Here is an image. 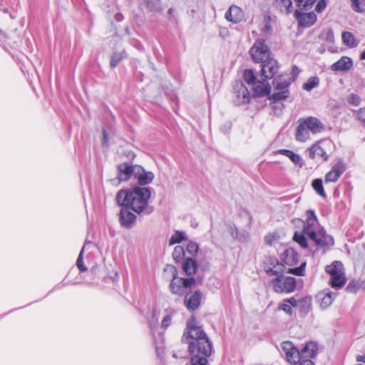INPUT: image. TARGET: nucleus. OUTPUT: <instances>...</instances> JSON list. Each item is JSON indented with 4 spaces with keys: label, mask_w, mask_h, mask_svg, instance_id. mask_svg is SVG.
Wrapping results in <instances>:
<instances>
[{
    "label": "nucleus",
    "mask_w": 365,
    "mask_h": 365,
    "mask_svg": "<svg viewBox=\"0 0 365 365\" xmlns=\"http://www.w3.org/2000/svg\"><path fill=\"white\" fill-rule=\"evenodd\" d=\"M243 78L248 84L252 85L256 83V76L251 69H246L244 71Z\"/></svg>",
    "instance_id": "nucleus-42"
},
{
    "label": "nucleus",
    "mask_w": 365,
    "mask_h": 365,
    "mask_svg": "<svg viewBox=\"0 0 365 365\" xmlns=\"http://www.w3.org/2000/svg\"><path fill=\"white\" fill-rule=\"evenodd\" d=\"M171 321H172V317L170 315H165L162 321V323H161V326L164 329H166L167 327H168L170 324H171Z\"/></svg>",
    "instance_id": "nucleus-52"
},
{
    "label": "nucleus",
    "mask_w": 365,
    "mask_h": 365,
    "mask_svg": "<svg viewBox=\"0 0 365 365\" xmlns=\"http://www.w3.org/2000/svg\"><path fill=\"white\" fill-rule=\"evenodd\" d=\"M185 255V250L182 246L177 245L173 252V257L176 262L182 259Z\"/></svg>",
    "instance_id": "nucleus-41"
},
{
    "label": "nucleus",
    "mask_w": 365,
    "mask_h": 365,
    "mask_svg": "<svg viewBox=\"0 0 365 365\" xmlns=\"http://www.w3.org/2000/svg\"><path fill=\"white\" fill-rule=\"evenodd\" d=\"M173 357H175V358H176V357H177L176 354H173Z\"/></svg>",
    "instance_id": "nucleus-64"
},
{
    "label": "nucleus",
    "mask_w": 365,
    "mask_h": 365,
    "mask_svg": "<svg viewBox=\"0 0 365 365\" xmlns=\"http://www.w3.org/2000/svg\"><path fill=\"white\" fill-rule=\"evenodd\" d=\"M361 60H365V51L361 53Z\"/></svg>",
    "instance_id": "nucleus-60"
},
{
    "label": "nucleus",
    "mask_w": 365,
    "mask_h": 365,
    "mask_svg": "<svg viewBox=\"0 0 365 365\" xmlns=\"http://www.w3.org/2000/svg\"><path fill=\"white\" fill-rule=\"evenodd\" d=\"M229 232L233 238L237 239L239 237L238 230L235 227H230Z\"/></svg>",
    "instance_id": "nucleus-53"
},
{
    "label": "nucleus",
    "mask_w": 365,
    "mask_h": 365,
    "mask_svg": "<svg viewBox=\"0 0 365 365\" xmlns=\"http://www.w3.org/2000/svg\"><path fill=\"white\" fill-rule=\"evenodd\" d=\"M108 135H107L106 130L103 128V141H102V144H103V145L108 146Z\"/></svg>",
    "instance_id": "nucleus-54"
},
{
    "label": "nucleus",
    "mask_w": 365,
    "mask_h": 365,
    "mask_svg": "<svg viewBox=\"0 0 365 365\" xmlns=\"http://www.w3.org/2000/svg\"><path fill=\"white\" fill-rule=\"evenodd\" d=\"M355 118L359 120L364 128H365V107L361 108L354 111Z\"/></svg>",
    "instance_id": "nucleus-47"
},
{
    "label": "nucleus",
    "mask_w": 365,
    "mask_h": 365,
    "mask_svg": "<svg viewBox=\"0 0 365 365\" xmlns=\"http://www.w3.org/2000/svg\"><path fill=\"white\" fill-rule=\"evenodd\" d=\"M298 363H299V365H314L311 359H303Z\"/></svg>",
    "instance_id": "nucleus-55"
},
{
    "label": "nucleus",
    "mask_w": 365,
    "mask_h": 365,
    "mask_svg": "<svg viewBox=\"0 0 365 365\" xmlns=\"http://www.w3.org/2000/svg\"><path fill=\"white\" fill-rule=\"evenodd\" d=\"M3 11H4V13H8L9 12L7 9H3Z\"/></svg>",
    "instance_id": "nucleus-63"
},
{
    "label": "nucleus",
    "mask_w": 365,
    "mask_h": 365,
    "mask_svg": "<svg viewBox=\"0 0 365 365\" xmlns=\"http://www.w3.org/2000/svg\"><path fill=\"white\" fill-rule=\"evenodd\" d=\"M357 361L365 363V355H364V356L359 355L357 356Z\"/></svg>",
    "instance_id": "nucleus-57"
},
{
    "label": "nucleus",
    "mask_w": 365,
    "mask_h": 365,
    "mask_svg": "<svg viewBox=\"0 0 365 365\" xmlns=\"http://www.w3.org/2000/svg\"><path fill=\"white\" fill-rule=\"evenodd\" d=\"M274 6L281 12L289 14L292 9V2L291 0H274Z\"/></svg>",
    "instance_id": "nucleus-30"
},
{
    "label": "nucleus",
    "mask_w": 365,
    "mask_h": 365,
    "mask_svg": "<svg viewBox=\"0 0 365 365\" xmlns=\"http://www.w3.org/2000/svg\"><path fill=\"white\" fill-rule=\"evenodd\" d=\"M309 156L312 159H314L317 157H320L323 158L324 160H327L329 158V155L327 154L324 149L317 143L314 144L309 148Z\"/></svg>",
    "instance_id": "nucleus-27"
},
{
    "label": "nucleus",
    "mask_w": 365,
    "mask_h": 365,
    "mask_svg": "<svg viewBox=\"0 0 365 365\" xmlns=\"http://www.w3.org/2000/svg\"><path fill=\"white\" fill-rule=\"evenodd\" d=\"M84 252V247L81 250V252L78 257L77 261H76V266L78 268L79 271L81 272H84L87 270L86 267L83 264V254Z\"/></svg>",
    "instance_id": "nucleus-45"
},
{
    "label": "nucleus",
    "mask_w": 365,
    "mask_h": 365,
    "mask_svg": "<svg viewBox=\"0 0 365 365\" xmlns=\"http://www.w3.org/2000/svg\"><path fill=\"white\" fill-rule=\"evenodd\" d=\"M351 6L353 11L358 13H362L364 11L363 8V1L364 0H350Z\"/></svg>",
    "instance_id": "nucleus-44"
},
{
    "label": "nucleus",
    "mask_w": 365,
    "mask_h": 365,
    "mask_svg": "<svg viewBox=\"0 0 365 365\" xmlns=\"http://www.w3.org/2000/svg\"><path fill=\"white\" fill-rule=\"evenodd\" d=\"M261 63V75L264 80L274 78L279 68L278 62L273 58H269Z\"/></svg>",
    "instance_id": "nucleus-9"
},
{
    "label": "nucleus",
    "mask_w": 365,
    "mask_h": 365,
    "mask_svg": "<svg viewBox=\"0 0 365 365\" xmlns=\"http://www.w3.org/2000/svg\"><path fill=\"white\" fill-rule=\"evenodd\" d=\"M271 266H266L264 270L269 276H276L278 277L284 274L285 267L279 262L276 258H270L269 259Z\"/></svg>",
    "instance_id": "nucleus-16"
},
{
    "label": "nucleus",
    "mask_w": 365,
    "mask_h": 365,
    "mask_svg": "<svg viewBox=\"0 0 365 365\" xmlns=\"http://www.w3.org/2000/svg\"><path fill=\"white\" fill-rule=\"evenodd\" d=\"M336 295L337 294L334 292L326 290L319 293L317 294V299L321 302V307L324 309H326L332 304Z\"/></svg>",
    "instance_id": "nucleus-20"
},
{
    "label": "nucleus",
    "mask_w": 365,
    "mask_h": 365,
    "mask_svg": "<svg viewBox=\"0 0 365 365\" xmlns=\"http://www.w3.org/2000/svg\"><path fill=\"white\" fill-rule=\"evenodd\" d=\"M136 220V216L128 207H122L119 213V221L122 227L130 229Z\"/></svg>",
    "instance_id": "nucleus-13"
},
{
    "label": "nucleus",
    "mask_w": 365,
    "mask_h": 365,
    "mask_svg": "<svg viewBox=\"0 0 365 365\" xmlns=\"http://www.w3.org/2000/svg\"><path fill=\"white\" fill-rule=\"evenodd\" d=\"M202 299V293L196 290L192 293L187 292L185 295L184 304L189 311H195L199 308Z\"/></svg>",
    "instance_id": "nucleus-11"
},
{
    "label": "nucleus",
    "mask_w": 365,
    "mask_h": 365,
    "mask_svg": "<svg viewBox=\"0 0 365 365\" xmlns=\"http://www.w3.org/2000/svg\"><path fill=\"white\" fill-rule=\"evenodd\" d=\"M294 81L288 73L276 76L273 78V93L269 96L272 103L287 99L289 96V87Z\"/></svg>",
    "instance_id": "nucleus-3"
},
{
    "label": "nucleus",
    "mask_w": 365,
    "mask_h": 365,
    "mask_svg": "<svg viewBox=\"0 0 365 365\" xmlns=\"http://www.w3.org/2000/svg\"><path fill=\"white\" fill-rule=\"evenodd\" d=\"M294 16L298 21L299 25L303 27H309L317 21V16L314 13H302L298 10L294 12Z\"/></svg>",
    "instance_id": "nucleus-15"
},
{
    "label": "nucleus",
    "mask_w": 365,
    "mask_h": 365,
    "mask_svg": "<svg viewBox=\"0 0 365 365\" xmlns=\"http://www.w3.org/2000/svg\"><path fill=\"white\" fill-rule=\"evenodd\" d=\"M249 53L255 63H261L270 58V49L262 38H257L255 41Z\"/></svg>",
    "instance_id": "nucleus-6"
},
{
    "label": "nucleus",
    "mask_w": 365,
    "mask_h": 365,
    "mask_svg": "<svg viewBox=\"0 0 365 365\" xmlns=\"http://www.w3.org/2000/svg\"><path fill=\"white\" fill-rule=\"evenodd\" d=\"M154 174L153 172L146 171L142 166L137 167V171L135 173L134 178L138 181V186L144 187L152 182L154 179Z\"/></svg>",
    "instance_id": "nucleus-14"
},
{
    "label": "nucleus",
    "mask_w": 365,
    "mask_h": 365,
    "mask_svg": "<svg viewBox=\"0 0 365 365\" xmlns=\"http://www.w3.org/2000/svg\"><path fill=\"white\" fill-rule=\"evenodd\" d=\"M120 17H121V15L118 14L116 16V20L117 21H120Z\"/></svg>",
    "instance_id": "nucleus-61"
},
{
    "label": "nucleus",
    "mask_w": 365,
    "mask_h": 365,
    "mask_svg": "<svg viewBox=\"0 0 365 365\" xmlns=\"http://www.w3.org/2000/svg\"><path fill=\"white\" fill-rule=\"evenodd\" d=\"M234 101L240 106L250 102L251 99L248 88L242 81H237L234 86Z\"/></svg>",
    "instance_id": "nucleus-8"
},
{
    "label": "nucleus",
    "mask_w": 365,
    "mask_h": 365,
    "mask_svg": "<svg viewBox=\"0 0 365 365\" xmlns=\"http://www.w3.org/2000/svg\"><path fill=\"white\" fill-rule=\"evenodd\" d=\"M299 125L297 128L295 138L297 141L305 142L310 137V130L302 121V119L299 120Z\"/></svg>",
    "instance_id": "nucleus-22"
},
{
    "label": "nucleus",
    "mask_w": 365,
    "mask_h": 365,
    "mask_svg": "<svg viewBox=\"0 0 365 365\" xmlns=\"http://www.w3.org/2000/svg\"><path fill=\"white\" fill-rule=\"evenodd\" d=\"M198 249H199V246L196 242H192V241H189L187 242V246H186V251L189 254H190L192 255H196L198 252Z\"/></svg>",
    "instance_id": "nucleus-46"
},
{
    "label": "nucleus",
    "mask_w": 365,
    "mask_h": 365,
    "mask_svg": "<svg viewBox=\"0 0 365 365\" xmlns=\"http://www.w3.org/2000/svg\"><path fill=\"white\" fill-rule=\"evenodd\" d=\"M195 284V279L193 277L185 279L175 275L170 282V289L173 294L185 296Z\"/></svg>",
    "instance_id": "nucleus-4"
},
{
    "label": "nucleus",
    "mask_w": 365,
    "mask_h": 365,
    "mask_svg": "<svg viewBox=\"0 0 365 365\" xmlns=\"http://www.w3.org/2000/svg\"><path fill=\"white\" fill-rule=\"evenodd\" d=\"M343 43L350 48L356 47L358 42L352 33L349 31H344L341 35Z\"/></svg>",
    "instance_id": "nucleus-33"
},
{
    "label": "nucleus",
    "mask_w": 365,
    "mask_h": 365,
    "mask_svg": "<svg viewBox=\"0 0 365 365\" xmlns=\"http://www.w3.org/2000/svg\"><path fill=\"white\" fill-rule=\"evenodd\" d=\"M225 17L229 21L238 23L243 19L244 12L240 7L232 5L230 7L229 10L226 11Z\"/></svg>",
    "instance_id": "nucleus-18"
},
{
    "label": "nucleus",
    "mask_w": 365,
    "mask_h": 365,
    "mask_svg": "<svg viewBox=\"0 0 365 365\" xmlns=\"http://www.w3.org/2000/svg\"><path fill=\"white\" fill-rule=\"evenodd\" d=\"M345 171V167L341 162L333 166L332 169L325 175V182H335Z\"/></svg>",
    "instance_id": "nucleus-17"
},
{
    "label": "nucleus",
    "mask_w": 365,
    "mask_h": 365,
    "mask_svg": "<svg viewBox=\"0 0 365 365\" xmlns=\"http://www.w3.org/2000/svg\"><path fill=\"white\" fill-rule=\"evenodd\" d=\"M172 12H173V9H172V8L169 9V10H168V13H169L170 14H172Z\"/></svg>",
    "instance_id": "nucleus-62"
},
{
    "label": "nucleus",
    "mask_w": 365,
    "mask_h": 365,
    "mask_svg": "<svg viewBox=\"0 0 365 365\" xmlns=\"http://www.w3.org/2000/svg\"><path fill=\"white\" fill-rule=\"evenodd\" d=\"M182 269L188 276L193 275L197 269V263L192 258H187L182 263Z\"/></svg>",
    "instance_id": "nucleus-31"
},
{
    "label": "nucleus",
    "mask_w": 365,
    "mask_h": 365,
    "mask_svg": "<svg viewBox=\"0 0 365 365\" xmlns=\"http://www.w3.org/2000/svg\"><path fill=\"white\" fill-rule=\"evenodd\" d=\"M316 0H297L298 6L304 10H308L314 4Z\"/></svg>",
    "instance_id": "nucleus-48"
},
{
    "label": "nucleus",
    "mask_w": 365,
    "mask_h": 365,
    "mask_svg": "<svg viewBox=\"0 0 365 365\" xmlns=\"http://www.w3.org/2000/svg\"><path fill=\"white\" fill-rule=\"evenodd\" d=\"M181 341L188 344L191 365H207V358L212 353V342L194 316L187 321Z\"/></svg>",
    "instance_id": "nucleus-1"
},
{
    "label": "nucleus",
    "mask_w": 365,
    "mask_h": 365,
    "mask_svg": "<svg viewBox=\"0 0 365 365\" xmlns=\"http://www.w3.org/2000/svg\"><path fill=\"white\" fill-rule=\"evenodd\" d=\"M265 241L267 244L271 245L272 244V239H269V236H267L265 237Z\"/></svg>",
    "instance_id": "nucleus-59"
},
{
    "label": "nucleus",
    "mask_w": 365,
    "mask_h": 365,
    "mask_svg": "<svg viewBox=\"0 0 365 365\" xmlns=\"http://www.w3.org/2000/svg\"><path fill=\"white\" fill-rule=\"evenodd\" d=\"M150 196V187L134 185L130 189L119 190L115 200L119 205L128 207L137 214L149 215L153 212L148 205Z\"/></svg>",
    "instance_id": "nucleus-2"
},
{
    "label": "nucleus",
    "mask_w": 365,
    "mask_h": 365,
    "mask_svg": "<svg viewBox=\"0 0 365 365\" xmlns=\"http://www.w3.org/2000/svg\"><path fill=\"white\" fill-rule=\"evenodd\" d=\"M352 60L349 57L343 56L331 66V69L334 71H349L352 67Z\"/></svg>",
    "instance_id": "nucleus-21"
},
{
    "label": "nucleus",
    "mask_w": 365,
    "mask_h": 365,
    "mask_svg": "<svg viewBox=\"0 0 365 365\" xmlns=\"http://www.w3.org/2000/svg\"><path fill=\"white\" fill-rule=\"evenodd\" d=\"M293 307H297L296 299L294 297H290L285 299L278 307V310L283 311L289 316H292L293 314Z\"/></svg>",
    "instance_id": "nucleus-26"
},
{
    "label": "nucleus",
    "mask_w": 365,
    "mask_h": 365,
    "mask_svg": "<svg viewBox=\"0 0 365 365\" xmlns=\"http://www.w3.org/2000/svg\"><path fill=\"white\" fill-rule=\"evenodd\" d=\"M360 287V284L357 281H351L346 287V289L349 292L355 293Z\"/></svg>",
    "instance_id": "nucleus-49"
},
{
    "label": "nucleus",
    "mask_w": 365,
    "mask_h": 365,
    "mask_svg": "<svg viewBox=\"0 0 365 365\" xmlns=\"http://www.w3.org/2000/svg\"><path fill=\"white\" fill-rule=\"evenodd\" d=\"M185 239L183 232L176 231L175 233L171 237L169 244L170 245L180 243L183 240Z\"/></svg>",
    "instance_id": "nucleus-43"
},
{
    "label": "nucleus",
    "mask_w": 365,
    "mask_h": 365,
    "mask_svg": "<svg viewBox=\"0 0 365 365\" xmlns=\"http://www.w3.org/2000/svg\"><path fill=\"white\" fill-rule=\"evenodd\" d=\"M302 121L305 123L309 130L313 133H317L321 132L324 127L323 124L320 120L314 117H309L305 119H302Z\"/></svg>",
    "instance_id": "nucleus-25"
},
{
    "label": "nucleus",
    "mask_w": 365,
    "mask_h": 365,
    "mask_svg": "<svg viewBox=\"0 0 365 365\" xmlns=\"http://www.w3.org/2000/svg\"><path fill=\"white\" fill-rule=\"evenodd\" d=\"M346 281L345 273L342 272L337 276L330 277L329 284L334 289H340L345 284Z\"/></svg>",
    "instance_id": "nucleus-32"
},
{
    "label": "nucleus",
    "mask_w": 365,
    "mask_h": 365,
    "mask_svg": "<svg viewBox=\"0 0 365 365\" xmlns=\"http://www.w3.org/2000/svg\"><path fill=\"white\" fill-rule=\"evenodd\" d=\"M327 7L326 0H319L316 5L315 10L318 13L322 12Z\"/></svg>",
    "instance_id": "nucleus-51"
},
{
    "label": "nucleus",
    "mask_w": 365,
    "mask_h": 365,
    "mask_svg": "<svg viewBox=\"0 0 365 365\" xmlns=\"http://www.w3.org/2000/svg\"><path fill=\"white\" fill-rule=\"evenodd\" d=\"M125 58H126V53L124 51L113 53L110 58V66L111 68L116 67L118 63Z\"/></svg>",
    "instance_id": "nucleus-35"
},
{
    "label": "nucleus",
    "mask_w": 365,
    "mask_h": 365,
    "mask_svg": "<svg viewBox=\"0 0 365 365\" xmlns=\"http://www.w3.org/2000/svg\"><path fill=\"white\" fill-rule=\"evenodd\" d=\"M300 71L297 66H294L292 68V74L295 77L299 73Z\"/></svg>",
    "instance_id": "nucleus-56"
},
{
    "label": "nucleus",
    "mask_w": 365,
    "mask_h": 365,
    "mask_svg": "<svg viewBox=\"0 0 365 365\" xmlns=\"http://www.w3.org/2000/svg\"><path fill=\"white\" fill-rule=\"evenodd\" d=\"M138 165H132L128 163H120L118 165V179L119 182L127 181L132 176L135 177Z\"/></svg>",
    "instance_id": "nucleus-12"
},
{
    "label": "nucleus",
    "mask_w": 365,
    "mask_h": 365,
    "mask_svg": "<svg viewBox=\"0 0 365 365\" xmlns=\"http://www.w3.org/2000/svg\"><path fill=\"white\" fill-rule=\"evenodd\" d=\"M272 30V27L271 26L267 24L265 26H264V32H270Z\"/></svg>",
    "instance_id": "nucleus-58"
},
{
    "label": "nucleus",
    "mask_w": 365,
    "mask_h": 365,
    "mask_svg": "<svg viewBox=\"0 0 365 365\" xmlns=\"http://www.w3.org/2000/svg\"><path fill=\"white\" fill-rule=\"evenodd\" d=\"M278 153L289 158L294 164L302 166V158L299 155L287 149L279 150Z\"/></svg>",
    "instance_id": "nucleus-34"
},
{
    "label": "nucleus",
    "mask_w": 365,
    "mask_h": 365,
    "mask_svg": "<svg viewBox=\"0 0 365 365\" xmlns=\"http://www.w3.org/2000/svg\"><path fill=\"white\" fill-rule=\"evenodd\" d=\"M282 354L287 361L292 364H297L300 361L299 351L291 341H284L281 344Z\"/></svg>",
    "instance_id": "nucleus-10"
},
{
    "label": "nucleus",
    "mask_w": 365,
    "mask_h": 365,
    "mask_svg": "<svg viewBox=\"0 0 365 365\" xmlns=\"http://www.w3.org/2000/svg\"><path fill=\"white\" fill-rule=\"evenodd\" d=\"M297 307H299V311L303 314H307L312 307V298L305 297L299 299H296Z\"/></svg>",
    "instance_id": "nucleus-29"
},
{
    "label": "nucleus",
    "mask_w": 365,
    "mask_h": 365,
    "mask_svg": "<svg viewBox=\"0 0 365 365\" xmlns=\"http://www.w3.org/2000/svg\"><path fill=\"white\" fill-rule=\"evenodd\" d=\"M255 94L257 96H264L269 95L271 92V86L267 80L263 78L262 81H258L257 85L254 88Z\"/></svg>",
    "instance_id": "nucleus-24"
},
{
    "label": "nucleus",
    "mask_w": 365,
    "mask_h": 365,
    "mask_svg": "<svg viewBox=\"0 0 365 365\" xmlns=\"http://www.w3.org/2000/svg\"><path fill=\"white\" fill-rule=\"evenodd\" d=\"M319 84V79L318 77L314 76L309 78L306 83L302 85L304 90L311 91L313 88L317 87Z\"/></svg>",
    "instance_id": "nucleus-36"
},
{
    "label": "nucleus",
    "mask_w": 365,
    "mask_h": 365,
    "mask_svg": "<svg viewBox=\"0 0 365 365\" xmlns=\"http://www.w3.org/2000/svg\"><path fill=\"white\" fill-rule=\"evenodd\" d=\"M271 284L277 293H291L296 288V279L293 277L284 276V274L272 279Z\"/></svg>",
    "instance_id": "nucleus-5"
},
{
    "label": "nucleus",
    "mask_w": 365,
    "mask_h": 365,
    "mask_svg": "<svg viewBox=\"0 0 365 365\" xmlns=\"http://www.w3.org/2000/svg\"><path fill=\"white\" fill-rule=\"evenodd\" d=\"M304 232L300 233L299 232H295L293 240L297 242L302 248H307L308 247L307 238L304 237Z\"/></svg>",
    "instance_id": "nucleus-39"
},
{
    "label": "nucleus",
    "mask_w": 365,
    "mask_h": 365,
    "mask_svg": "<svg viewBox=\"0 0 365 365\" xmlns=\"http://www.w3.org/2000/svg\"><path fill=\"white\" fill-rule=\"evenodd\" d=\"M307 219L306 220V224H304L303 232L305 233V228L309 227V230H311V227L314 225L315 222L317 221V216L314 212V210H309L307 212Z\"/></svg>",
    "instance_id": "nucleus-38"
},
{
    "label": "nucleus",
    "mask_w": 365,
    "mask_h": 365,
    "mask_svg": "<svg viewBox=\"0 0 365 365\" xmlns=\"http://www.w3.org/2000/svg\"><path fill=\"white\" fill-rule=\"evenodd\" d=\"M305 234L315 242L318 247L328 249L334 245L333 237L327 235L324 231L316 232L314 230H309V227H306Z\"/></svg>",
    "instance_id": "nucleus-7"
},
{
    "label": "nucleus",
    "mask_w": 365,
    "mask_h": 365,
    "mask_svg": "<svg viewBox=\"0 0 365 365\" xmlns=\"http://www.w3.org/2000/svg\"><path fill=\"white\" fill-rule=\"evenodd\" d=\"M347 102L354 106H359L361 103L360 97L354 93H351L347 97Z\"/></svg>",
    "instance_id": "nucleus-50"
},
{
    "label": "nucleus",
    "mask_w": 365,
    "mask_h": 365,
    "mask_svg": "<svg viewBox=\"0 0 365 365\" xmlns=\"http://www.w3.org/2000/svg\"><path fill=\"white\" fill-rule=\"evenodd\" d=\"M325 271L330 275V277H331L344 272V269L341 262L334 261L331 264L326 266Z\"/></svg>",
    "instance_id": "nucleus-28"
},
{
    "label": "nucleus",
    "mask_w": 365,
    "mask_h": 365,
    "mask_svg": "<svg viewBox=\"0 0 365 365\" xmlns=\"http://www.w3.org/2000/svg\"><path fill=\"white\" fill-rule=\"evenodd\" d=\"M317 344L313 341L307 343L299 351L300 361L303 359H311L314 358L317 352Z\"/></svg>",
    "instance_id": "nucleus-19"
},
{
    "label": "nucleus",
    "mask_w": 365,
    "mask_h": 365,
    "mask_svg": "<svg viewBox=\"0 0 365 365\" xmlns=\"http://www.w3.org/2000/svg\"><path fill=\"white\" fill-rule=\"evenodd\" d=\"M307 263L306 262H303L301 265L298 267L295 268H289L287 270V273L292 274L296 276H304L305 274V267Z\"/></svg>",
    "instance_id": "nucleus-40"
},
{
    "label": "nucleus",
    "mask_w": 365,
    "mask_h": 365,
    "mask_svg": "<svg viewBox=\"0 0 365 365\" xmlns=\"http://www.w3.org/2000/svg\"><path fill=\"white\" fill-rule=\"evenodd\" d=\"M299 254L292 248L287 249L282 255V260L289 266L295 265L299 262Z\"/></svg>",
    "instance_id": "nucleus-23"
},
{
    "label": "nucleus",
    "mask_w": 365,
    "mask_h": 365,
    "mask_svg": "<svg viewBox=\"0 0 365 365\" xmlns=\"http://www.w3.org/2000/svg\"><path fill=\"white\" fill-rule=\"evenodd\" d=\"M312 187L316 192L322 197H326L327 195L324 192L322 180L319 178L312 181Z\"/></svg>",
    "instance_id": "nucleus-37"
}]
</instances>
